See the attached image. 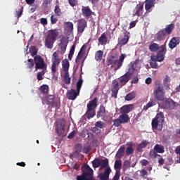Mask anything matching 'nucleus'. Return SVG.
I'll return each mask as SVG.
<instances>
[{
  "instance_id": "1a4fd4ad",
  "label": "nucleus",
  "mask_w": 180,
  "mask_h": 180,
  "mask_svg": "<svg viewBox=\"0 0 180 180\" xmlns=\"http://www.w3.org/2000/svg\"><path fill=\"white\" fill-rule=\"evenodd\" d=\"M166 52H167V49H166L165 46L162 45L161 50H160L158 52L157 58L151 57L150 58L151 61H158V62L164 61Z\"/></svg>"
},
{
  "instance_id": "393cba45",
  "label": "nucleus",
  "mask_w": 180,
  "mask_h": 180,
  "mask_svg": "<svg viewBox=\"0 0 180 180\" xmlns=\"http://www.w3.org/2000/svg\"><path fill=\"white\" fill-rule=\"evenodd\" d=\"M117 120L123 124H126L130 121L129 116L127 114H121Z\"/></svg>"
},
{
  "instance_id": "ddd939ff",
  "label": "nucleus",
  "mask_w": 180,
  "mask_h": 180,
  "mask_svg": "<svg viewBox=\"0 0 180 180\" xmlns=\"http://www.w3.org/2000/svg\"><path fill=\"white\" fill-rule=\"evenodd\" d=\"M79 95V91H76L73 89H71L67 92V98L68 100L75 101L77 99V97Z\"/></svg>"
},
{
  "instance_id": "b1692460",
  "label": "nucleus",
  "mask_w": 180,
  "mask_h": 180,
  "mask_svg": "<svg viewBox=\"0 0 180 180\" xmlns=\"http://www.w3.org/2000/svg\"><path fill=\"white\" fill-rule=\"evenodd\" d=\"M167 33L165 32V29H161L157 34V39L159 41H163L165 39Z\"/></svg>"
},
{
  "instance_id": "37998d69",
  "label": "nucleus",
  "mask_w": 180,
  "mask_h": 180,
  "mask_svg": "<svg viewBox=\"0 0 180 180\" xmlns=\"http://www.w3.org/2000/svg\"><path fill=\"white\" fill-rule=\"evenodd\" d=\"M86 23H79L77 25V32L79 33H82L84 29L86 27Z\"/></svg>"
},
{
  "instance_id": "774afa93",
  "label": "nucleus",
  "mask_w": 180,
  "mask_h": 180,
  "mask_svg": "<svg viewBox=\"0 0 180 180\" xmlns=\"http://www.w3.org/2000/svg\"><path fill=\"white\" fill-rule=\"evenodd\" d=\"M120 179V174H119V172H115V174L113 177V179H112V180H119Z\"/></svg>"
},
{
  "instance_id": "a878e982",
  "label": "nucleus",
  "mask_w": 180,
  "mask_h": 180,
  "mask_svg": "<svg viewBox=\"0 0 180 180\" xmlns=\"http://www.w3.org/2000/svg\"><path fill=\"white\" fill-rule=\"evenodd\" d=\"M86 49V45L84 44L83 46L81 47L79 53H77V56L75 59V63H78L79 60H80L82 57L83 53H84V50Z\"/></svg>"
},
{
  "instance_id": "423d86ee",
  "label": "nucleus",
  "mask_w": 180,
  "mask_h": 180,
  "mask_svg": "<svg viewBox=\"0 0 180 180\" xmlns=\"http://www.w3.org/2000/svg\"><path fill=\"white\" fill-rule=\"evenodd\" d=\"M34 64H35V70H46L47 65L44 63V60L40 55H37L33 58Z\"/></svg>"
},
{
  "instance_id": "cd10ccee",
  "label": "nucleus",
  "mask_w": 180,
  "mask_h": 180,
  "mask_svg": "<svg viewBox=\"0 0 180 180\" xmlns=\"http://www.w3.org/2000/svg\"><path fill=\"white\" fill-rule=\"evenodd\" d=\"M114 169H115L116 172H119V174H121V169H122V160H115V165H114Z\"/></svg>"
},
{
  "instance_id": "7c9ffc66",
  "label": "nucleus",
  "mask_w": 180,
  "mask_h": 180,
  "mask_svg": "<svg viewBox=\"0 0 180 180\" xmlns=\"http://www.w3.org/2000/svg\"><path fill=\"white\" fill-rule=\"evenodd\" d=\"M98 42L101 46H104L108 43V37L105 33H103L100 38H98Z\"/></svg>"
},
{
  "instance_id": "3c124183",
  "label": "nucleus",
  "mask_w": 180,
  "mask_h": 180,
  "mask_svg": "<svg viewBox=\"0 0 180 180\" xmlns=\"http://www.w3.org/2000/svg\"><path fill=\"white\" fill-rule=\"evenodd\" d=\"M45 71H46V70H42L41 72L37 73V78L38 81H41L44 79L43 75H44Z\"/></svg>"
},
{
  "instance_id": "ea45409f",
  "label": "nucleus",
  "mask_w": 180,
  "mask_h": 180,
  "mask_svg": "<svg viewBox=\"0 0 180 180\" xmlns=\"http://www.w3.org/2000/svg\"><path fill=\"white\" fill-rule=\"evenodd\" d=\"M25 63H26L27 68L32 69L34 66V60L32 58H29L27 60L25 61Z\"/></svg>"
},
{
  "instance_id": "4be33fe9",
  "label": "nucleus",
  "mask_w": 180,
  "mask_h": 180,
  "mask_svg": "<svg viewBox=\"0 0 180 180\" xmlns=\"http://www.w3.org/2000/svg\"><path fill=\"white\" fill-rule=\"evenodd\" d=\"M126 57H127L126 54L120 55V58L118 59L117 66H115L114 68L115 71L120 70L122 68L123 65V62L124 61V59Z\"/></svg>"
},
{
  "instance_id": "bf43d9fd",
  "label": "nucleus",
  "mask_w": 180,
  "mask_h": 180,
  "mask_svg": "<svg viewBox=\"0 0 180 180\" xmlns=\"http://www.w3.org/2000/svg\"><path fill=\"white\" fill-rule=\"evenodd\" d=\"M54 99V96L53 95H49L45 98V100L48 101V105L51 103Z\"/></svg>"
},
{
  "instance_id": "f03ea898",
  "label": "nucleus",
  "mask_w": 180,
  "mask_h": 180,
  "mask_svg": "<svg viewBox=\"0 0 180 180\" xmlns=\"http://www.w3.org/2000/svg\"><path fill=\"white\" fill-rule=\"evenodd\" d=\"M97 101V98H94L92 101H89L87 104V111L85 112V117H87L88 120L94 118L96 115Z\"/></svg>"
},
{
  "instance_id": "2f4dec72",
  "label": "nucleus",
  "mask_w": 180,
  "mask_h": 180,
  "mask_svg": "<svg viewBox=\"0 0 180 180\" xmlns=\"http://www.w3.org/2000/svg\"><path fill=\"white\" fill-rule=\"evenodd\" d=\"M174 28V24L172 23L170 25H167L166 28L164 29V32L167 35H169L171 34V33H172Z\"/></svg>"
},
{
  "instance_id": "de8ad7c7",
  "label": "nucleus",
  "mask_w": 180,
  "mask_h": 180,
  "mask_svg": "<svg viewBox=\"0 0 180 180\" xmlns=\"http://www.w3.org/2000/svg\"><path fill=\"white\" fill-rule=\"evenodd\" d=\"M134 152V149L132 148V146H129L125 149V155H133Z\"/></svg>"
},
{
  "instance_id": "5701e85b",
  "label": "nucleus",
  "mask_w": 180,
  "mask_h": 180,
  "mask_svg": "<svg viewBox=\"0 0 180 180\" xmlns=\"http://www.w3.org/2000/svg\"><path fill=\"white\" fill-rule=\"evenodd\" d=\"M155 4L154 3V0H146L145 1V9L147 12H150V9L151 8H154Z\"/></svg>"
},
{
  "instance_id": "49530a36",
  "label": "nucleus",
  "mask_w": 180,
  "mask_h": 180,
  "mask_svg": "<svg viewBox=\"0 0 180 180\" xmlns=\"http://www.w3.org/2000/svg\"><path fill=\"white\" fill-rule=\"evenodd\" d=\"M75 148L76 154L79 155V153H81V152L82 151V144L77 143V145H75Z\"/></svg>"
},
{
  "instance_id": "7ed1b4c3",
  "label": "nucleus",
  "mask_w": 180,
  "mask_h": 180,
  "mask_svg": "<svg viewBox=\"0 0 180 180\" xmlns=\"http://www.w3.org/2000/svg\"><path fill=\"white\" fill-rule=\"evenodd\" d=\"M58 32L57 30H51L48 32V36H46L45 40V46L47 49H51L53 48V43L56 41L58 38Z\"/></svg>"
},
{
  "instance_id": "c9c22d12",
  "label": "nucleus",
  "mask_w": 180,
  "mask_h": 180,
  "mask_svg": "<svg viewBox=\"0 0 180 180\" xmlns=\"http://www.w3.org/2000/svg\"><path fill=\"white\" fill-rule=\"evenodd\" d=\"M137 174H139L140 177H142V178H144V179L147 178L148 176V172L145 169L138 170Z\"/></svg>"
},
{
  "instance_id": "5fc2aeb1",
  "label": "nucleus",
  "mask_w": 180,
  "mask_h": 180,
  "mask_svg": "<svg viewBox=\"0 0 180 180\" xmlns=\"http://www.w3.org/2000/svg\"><path fill=\"white\" fill-rule=\"evenodd\" d=\"M169 76H166V78L164 79V86L167 87V89H169Z\"/></svg>"
},
{
  "instance_id": "f257e3e1",
  "label": "nucleus",
  "mask_w": 180,
  "mask_h": 180,
  "mask_svg": "<svg viewBox=\"0 0 180 180\" xmlns=\"http://www.w3.org/2000/svg\"><path fill=\"white\" fill-rule=\"evenodd\" d=\"M165 122L164 112H158L155 115V118L151 121V128L153 130H158L161 131L162 130Z\"/></svg>"
},
{
  "instance_id": "0e129e2a",
  "label": "nucleus",
  "mask_w": 180,
  "mask_h": 180,
  "mask_svg": "<svg viewBox=\"0 0 180 180\" xmlns=\"http://www.w3.org/2000/svg\"><path fill=\"white\" fill-rule=\"evenodd\" d=\"M77 131H72L70 134L68 136V139H73L75 135H77Z\"/></svg>"
},
{
  "instance_id": "052dcab7",
  "label": "nucleus",
  "mask_w": 180,
  "mask_h": 180,
  "mask_svg": "<svg viewBox=\"0 0 180 180\" xmlns=\"http://www.w3.org/2000/svg\"><path fill=\"white\" fill-rule=\"evenodd\" d=\"M52 1L53 0H43L42 6H44V8H47L48 5H50Z\"/></svg>"
},
{
  "instance_id": "dca6fc26",
  "label": "nucleus",
  "mask_w": 180,
  "mask_h": 180,
  "mask_svg": "<svg viewBox=\"0 0 180 180\" xmlns=\"http://www.w3.org/2000/svg\"><path fill=\"white\" fill-rule=\"evenodd\" d=\"M129 73L127 72L119 78L120 86H124L129 82Z\"/></svg>"
},
{
  "instance_id": "4468645a",
  "label": "nucleus",
  "mask_w": 180,
  "mask_h": 180,
  "mask_svg": "<svg viewBox=\"0 0 180 180\" xmlns=\"http://www.w3.org/2000/svg\"><path fill=\"white\" fill-rule=\"evenodd\" d=\"M134 16H141L144 12V4H139L134 10Z\"/></svg>"
},
{
  "instance_id": "6e6d98bb",
  "label": "nucleus",
  "mask_w": 180,
  "mask_h": 180,
  "mask_svg": "<svg viewBox=\"0 0 180 180\" xmlns=\"http://www.w3.org/2000/svg\"><path fill=\"white\" fill-rule=\"evenodd\" d=\"M65 120H60L58 122V124L56 125V127H60V128H65Z\"/></svg>"
},
{
  "instance_id": "9b49d317",
  "label": "nucleus",
  "mask_w": 180,
  "mask_h": 180,
  "mask_svg": "<svg viewBox=\"0 0 180 180\" xmlns=\"http://www.w3.org/2000/svg\"><path fill=\"white\" fill-rule=\"evenodd\" d=\"M112 173V169L110 167L105 169L104 172H101L98 174L96 180H110V174Z\"/></svg>"
},
{
  "instance_id": "bb28decb",
  "label": "nucleus",
  "mask_w": 180,
  "mask_h": 180,
  "mask_svg": "<svg viewBox=\"0 0 180 180\" xmlns=\"http://www.w3.org/2000/svg\"><path fill=\"white\" fill-rule=\"evenodd\" d=\"M156 105V101L154 98H150V101L146 104V105L143 106V110L147 111L149 108H152L154 105Z\"/></svg>"
},
{
  "instance_id": "473e14b6",
  "label": "nucleus",
  "mask_w": 180,
  "mask_h": 180,
  "mask_svg": "<svg viewBox=\"0 0 180 180\" xmlns=\"http://www.w3.org/2000/svg\"><path fill=\"white\" fill-rule=\"evenodd\" d=\"M63 82L66 85H69L71 82V78L70 77L69 72H65L63 75Z\"/></svg>"
},
{
  "instance_id": "58836bf2",
  "label": "nucleus",
  "mask_w": 180,
  "mask_h": 180,
  "mask_svg": "<svg viewBox=\"0 0 180 180\" xmlns=\"http://www.w3.org/2000/svg\"><path fill=\"white\" fill-rule=\"evenodd\" d=\"M64 30L65 32L71 33L73 32V23H66L65 26L64 27Z\"/></svg>"
},
{
  "instance_id": "6e6552de",
  "label": "nucleus",
  "mask_w": 180,
  "mask_h": 180,
  "mask_svg": "<svg viewBox=\"0 0 180 180\" xmlns=\"http://www.w3.org/2000/svg\"><path fill=\"white\" fill-rule=\"evenodd\" d=\"M153 95L155 97V99L159 101H162L165 100V91L164 87H162L160 86H158L154 89Z\"/></svg>"
},
{
  "instance_id": "79ce46f5",
  "label": "nucleus",
  "mask_w": 180,
  "mask_h": 180,
  "mask_svg": "<svg viewBox=\"0 0 180 180\" xmlns=\"http://www.w3.org/2000/svg\"><path fill=\"white\" fill-rule=\"evenodd\" d=\"M29 53H31V56L32 57L37 55L38 51H37V49L36 48V46H30Z\"/></svg>"
},
{
  "instance_id": "f704fd0d",
  "label": "nucleus",
  "mask_w": 180,
  "mask_h": 180,
  "mask_svg": "<svg viewBox=\"0 0 180 180\" xmlns=\"http://www.w3.org/2000/svg\"><path fill=\"white\" fill-rule=\"evenodd\" d=\"M136 97V92L135 91H131V93L127 94L124 97L125 101H132Z\"/></svg>"
},
{
  "instance_id": "c756f323",
  "label": "nucleus",
  "mask_w": 180,
  "mask_h": 180,
  "mask_svg": "<svg viewBox=\"0 0 180 180\" xmlns=\"http://www.w3.org/2000/svg\"><path fill=\"white\" fill-rule=\"evenodd\" d=\"M62 68L64 72H68L70 68V63L68 60L64 59L62 62Z\"/></svg>"
},
{
  "instance_id": "680f3d73",
  "label": "nucleus",
  "mask_w": 180,
  "mask_h": 180,
  "mask_svg": "<svg viewBox=\"0 0 180 180\" xmlns=\"http://www.w3.org/2000/svg\"><path fill=\"white\" fill-rule=\"evenodd\" d=\"M140 164L142 167H147L149 165V162L147 160H141Z\"/></svg>"
},
{
  "instance_id": "20e7f679",
  "label": "nucleus",
  "mask_w": 180,
  "mask_h": 180,
  "mask_svg": "<svg viewBox=\"0 0 180 180\" xmlns=\"http://www.w3.org/2000/svg\"><path fill=\"white\" fill-rule=\"evenodd\" d=\"M162 101V103L160 104V108H162L164 110H173L177 108L176 103L172 98H165V100Z\"/></svg>"
},
{
  "instance_id": "4c0bfd02",
  "label": "nucleus",
  "mask_w": 180,
  "mask_h": 180,
  "mask_svg": "<svg viewBox=\"0 0 180 180\" xmlns=\"http://www.w3.org/2000/svg\"><path fill=\"white\" fill-rule=\"evenodd\" d=\"M39 90L42 94H47L49 93V87L47 84H42L40 86Z\"/></svg>"
},
{
  "instance_id": "412c9836",
  "label": "nucleus",
  "mask_w": 180,
  "mask_h": 180,
  "mask_svg": "<svg viewBox=\"0 0 180 180\" xmlns=\"http://www.w3.org/2000/svg\"><path fill=\"white\" fill-rule=\"evenodd\" d=\"M125 146H120V148L118 149L117 153H116L115 158L116 159H121L125 155Z\"/></svg>"
},
{
  "instance_id": "338daca9",
  "label": "nucleus",
  "mask_w": 180,
  "mask_h": 180,
  "mask_svg": "<svg viewBox=\"0 0 180 180\" xmlns=\"http://www.w3.org/2000/svg\"><path fill=\"white\" fill-rule=\"evenodd\" d=\"M68 3L72 8L77 6V0H68Z\"/></svg>"
},
{
  "instance_id": "e2e57ef3",
  "label": "nucleus",
  "mask_w": 180,
  "mask_h": 180,
  "mask_svg": "<svg viewBox=\"0 0 180 180\" xmlns=\"http://www.w3.org/2000/svg\"><path fill=\"white\" fill-rule=\"evenodd\" d=\"M123 167L124 169H129L130 168V162L129 160H124L123 163Z\"/></svg>"
},
{
  "instance_id": "603ef678",
  "label": "nucleus",
  "mask_w": 180,
  "mask_h": 180,
  "mask_svg": "<svg viewBox=\"0 0 180 180\" xmlns=\"http://www.w3.org/2000/svg\"><path fill=\"white\" fill-rule=\"evenodd\" d=\"M158 152L157 151H155V150H150V157L151 158H161V155H159V154H158L157 153Z\"/></svg>"
},
{
  "instance_id": "c03bdc74",
  "label": "nucleus",
  "mask_w": 180,
  "mask_h": 180,
  "mask_svg": "<svg viewBox=\"0 0 180 180\" xmlns=\"http://www.w3.org/2000/svg\"><path fill=\"white\" fill-rule=\"evenodd\" d=\"M60 49L62 51V53L64 54L66 51L67 43L65 41H61V43L59 44Z\"/></svg>"
},
{
  "instance_id": "4d7b16f0",
  "label": "nucleus",
  "mask_w": 180,
  "mask_h": 180,
  "mask_svg": "<svg viewBox=\"0 0 180 180\" xmlns=\"http://www.w3.org/2000/svg\"><path fill=\"white\" fill-rule=\"evenodd\" d=\"M56 133H58V135H61L63 133L65 132V128L64 127H56Z\"/></svg>"
},
{
  "instance_id": "a211bd4d",
  "label": "nucleus",
  "mask_w": 180,
  "mask_h": 180,
  "mask_svg": "<svg viewBox=\"0 0 180 180\" xmlns=\"http://www.w3.org/2000/svg\"><path fill=\"white\" fill-rule=\"evenodd\" d=\"M134 109V105H125L120 108V113L127 115Z\"/></svg>"
},
{
  "instance_id": "72a5a7b5",
  "label": "nucleus",
  "mask_w": 180,
  "mask_h": 180,
  "mask_svg": "<svg viewBox=\"0 0 180 180\" xmlns=\"http://www.w3.org/2000/svg\"><path fill=\"white\" fill-rule=\"evenodd\" d=\"M154 150L158 153L162 154V153H165V147H164V146L157 144L154 146Z\"/></svg>"
},
{
  "instance_id": "a19ab883",
  "label": "nucleus",
  "mask_w": 180,
  "mask_h": 180,
  "mask_svg": "<svg viewBox=\"0 0 180 180\" xmlns=\"http://www.w3.org/2000/svg\"><path fill=\"white\" fill-rule=\"evenodd\" d=\"M159 49H160V46L158 44H151L149 46V50L151 52H156Z\"/></svg>"
},
{
  "instance_id": "13d9d810",
  "label": "nucleus",
  "mask_w": 180,
  "mask_h": 180,
  "mask_svg": "<svg viewBox=\"0 0 180 180\" xmlns=\"http://www.w3.org/2000/svg\"><path fill=\"white\" fill-rule=\"evenodd\" d=\"M122 124H123V122H122L120 120H119L118 118L113 120V125L115 127H120Z\"/></svg>"
},
{
  "instance_id": "69168bd1",
  "label": "nucleus",
  "mask_w": 180,
  "mask_h": 180,
  "mask_svg": "<svg viewBox=\"0 0 180 180\" xmlns=\"http://www.w3.org/2000/svg\"><path fill=\"white\" fill-rule=\"evenodd\" d=\"M150 66L151 68H153V69H158V65L156 63V61L150 62Z\"/></svg>"
},
{
  "instance_id": "9d476101",
  "label": "nucleus",
  "mask_w": 180,
  "mask_h": 180,
  "mask_svg": "<svg viewBox=\"0 0 180 180\" xmlns=\"http://www.w3.org/2000/svg\"><path fill=\"white\" fill-rule=\"evenodd\" d=\"M106 63L107 66L111 65V68H114L115 66L117 67L118 63V55H110L109 57L107 58Z\"/></svg>"
},
{
  "instance_id": "8fccbe9b",
  "label": "nucleus",
  "mask_w": 180,
  "mask_h": 180,
  "mask_svg": "<svg viewBox=\"0 0 180 180\" xmlns=\"http://www.w3.org/2000/svg\"><path fill=\"white\" fill-rule=\"evenodd\" d=\"M96 128L103 129L105 127V124L102 121H97L95 124Z\"/></svg>"
},
{
  "instance_id": "864d4df0",
  "label": "nucleus",
  "mask_w": 180,
  "mask_h": 180,
  "mask_svg": "<svg viewBox=\"0 0 180 180\" xmlns=\"http://www.w3.org/2000/svg\"><path fill=\"white\" fill-rule=\"evenodd\" d=\"M82 84H83L82 79H80L79 81H77V82L76 84L77 91H81Z\"/></svg>"
},
{
  "instance_id": "0eeeda50",
  "label": "nucleus",
  "mask_w": 180,
  "mask_h": 180,
  "mask_svg": "<svg viewBox=\"0 0 180 180\" xmlns=\"http://www.w3.org/2000/svg\"><path fill=\"white\" fill-rule=\"evenodd\" d=\"M51 61L52 62V67H51V70L52 71V73L55 75L57 72V68L58 65L60 64L61 61L59 54L57 51H55L53 53L52 59L51 60Z\"/></svg>"
},
{
  "instance_id": "39448f33",
  "label": "nucleus",
  "mask_w": 180,
  "mask_h": 180,
  "mask_svg": "<svg viewBox=\"0 0 180 180\" xmlns=\"http://www.w3.org/2000/svg\"><path fill=\"white\" fill-rule=\"evenodd\" d=\"M92 166L94 169L98 168L99 167V170L101 171L103 169H106L109 166V160L108 158H105L104 160H100L99 158H96L92 161Z\"/></svg>"
},
{
  "instance_id": "6ab92c4d",
  "label": "nucleus",
  "mask_w": 180,
  "mask_h": 180,
  "mask_svg": "<svg viewBox=\"0 0 180 180\" xmlns=\"http://www.w3.org/2000/svg\"><path fill=\"white\" fill-rule=\"evenodd\" d=\"M179 37H172L170 41H169L168 46L169 49L173 50L179 44Z\"/></svg>"
},
{
  "instance_id": "09e8293b",
  "label": "nucleus",
  "mask_w": 180,
  "mask_h": 180,
  "mask_svg": "<svg viewBox=\"0 0 180 180\" xmlns=\"http://www.w3.org/2000/svg\"><path fill=\"white\" fill-rule=\"evenodd\" d=\"M54 13L56 16H61V9L58 5H56L54 8Z\"/></svg>"
},
{
  "instance_id": "2eb2a0df",
  "label": "nucleus",
  "mask_w": 180,
  "mask_h": 180,
  "mask_svg": "<svg viewBox=\"0 0 180 180\" xmlns=\"http://www.w3.org/2000/svg\"><path fill=\"white\" fill-rule=\"evenodd\" d=\"M129 36L127 32H124V36L118 39V46H125L129 41Z\"/></svg>"
},
{
  "instance_id": "aec40b11",
  "label": "nucleus",
  "mask_w": 180,
  "mask_h": 180,
  "mask_svg": "<svg viewBox=\"0 0 180 180\" xmlns=\"http://www.w3.org/2000/svg\"><path fill=\"white\" fill-rule=\"evenodd\" d=\"M105 108L104 105H100L98 108V111L97 112V119H100L102 117V120H104L105 119Z\"/></svg>"
},
{
  "instance_id": "a18cd8bd",
  "label": "nucleus",
  "mask_w": 180,
  "mask_h": 180,
  "mask_svg": "<svg viewBox=\"0 0 180 180\" xmlns=\"http://www.w3.org/2000/svg\"><path fill=\"white\" fill-rule=\"evenodd\" d=\"M75 50V44L71 46L70 53L68 54V60H72Z\"/></svg>"
},
{
  "instance_id": "f8f14e48",
  "label": "nucleus",
  "mask_w": 180,
  "mask_h": 180,
  "mask_svg": "<svg viewBox=\"0 0 180 180\" xmlns=\"http://www.w3.org/2000/svg\"><path fill=\"white\" fill-rule=\"evenodd\" d=\"M112 86L113 88L111 89V97L114 98L115 99H117V94L119 91V82L117 79H115L112 82Z\"/></svg>"
},
{
  "instance_id": "f3484780",
  "label": "nucleus",
  "mask_w": 180,
  "mask_h": 180,
  "mask_svg": "<svg viewBox=\"0 0 180 180\" xmlns=\"http://www.w3.org/2000/svg\"><path fill=\"white\" fill-rule=\"evenodd\" d=\"M82 13L83 16L85 18H89V16H91V15H94V12H92V10H91V8H89V6H82Z\"/></svg>"
},
{
  "instance_id": "e433bc0d",
  "label": "nucleus",
  "mask_w": 180,
  "mask_h": 180,
  "mask_svg": "<svg viewBox=\"0 0 180 180\" xmlns=\"http://www.w3.org/2000/svg\"><path fill=\"white\" fill-rule=\"evenodd\" d=\"M102 57H103V51H97L96 52L94 59L97 61H101L102 59Z\"/></svg>"
},
{
  "instance_id": "c85d7f7f",
  "label": "nucleus",
  "mask_w": 180,
  "mask_h": 180,
  "mask_svg": "<svg viewBox=\"0 0 180 180\" xmlns=\"http://www.w3.org/2000/svg\"><path fill=\"white\" fill-rule=\"evenodd\" d=\"M149 144V142L148 141H143L140 144H138L136 146V150L138 152H141L143 148H145L147 147V146Z\"/></svg>"
}]
</instances>
